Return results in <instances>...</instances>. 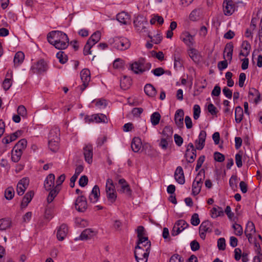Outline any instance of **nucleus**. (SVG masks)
I'll use <instances>...</instances> for the list:
<instances>
[{
    "mask_svg": "<svg viewBox=\"0 0 262 262\" xmlns=\"http://www.w3.org/2000/svg\"><path fill=\"white\" fill-rule=\"evenodd\" d=\"M117 19L121 24L127 25L130 21L129 15L125 12H121L117 15Z\"/></svg>",
    "mask_w": 262,
    "mask_h": 262,
    "instance_id": "a878e982",
    "label": "nucleus"
},
{
    "mask_svg": "<svg viewBox=\"0 0 262 262\" xmlns=\"http://www.w3.org/2000/svg\"><path fill=\"white\" fill-rule=\"evenodd\" d=\"M141 245H138L135 247L134 255H139L140 256L144 255V256H148L150 252L151 243L147 242L145 244L144 248Z\"/></svg>",
    "mask_w": 262,
    "mask_h": 262,
    "instance_id": "1a4fd4ad",
    "label": "nucleus"
},
{
    "mask_svg": "<svg viewBox=\"0 0 262 262\" xmlns=\"http://www.w3.org/2000/svg\"><path fill=\"white\" fill-rule=\"evenodd\" d=\"M56 57L62 64L65 63L68 60V56L63 51L58 52L56 54Z\"/></svg>",
    "mask_w": 262,
    "mask_h": 262,
    "instance_id": "3c124183",
    "label": "nucleus"
},
{
    "mask_svg": "<svg viewBox=\"0 0 262 262\" xmlns=\"http://www.w3.org/2000/svg\"><path fill=\"white\" fill-rule=\"evenodd\" d=\"M14 195V190L12 187H8L5 191V197L7 200H11Z\"/></svg>",
    "mask_w": 262,
    "mask_h": 262,
    "instance_id": "8fccbe9b",
    "label": "nucleus"
},
{
    "mask_svg": "<svg viewBox=\"0 0 262 262\" xmlns=\"http://www.w3.org/2000/svg\"><path fill=\"white\" fill-rule=\"evenodd\" d=\"M243 117V110L241 106H237L235 110V119L237 123L242 121Z\"/></svg>",
    "mask_w": 262,
    "mask_h": 262,
    "instance_id": "a19ab883",
    "label": "nucleus"
},
{
    "mask_svg": "<svg viewBox=\"0 0 262 262\" xmlns=\"http://www.w3.org/2000/svg\"><path fill=\"white\" fill-rule=\"evenodd\" d=\"M184 113L182 109L178 110L174 115L175 123L179 128H182L184 126Z\"/></svg>",
    "mask_w": 262,
    "mask_h": 262,
    "instance_id": "a211bd4d",
    "label": "nucleus"
},
{
    "mask_svg": "<svg viewBox=\"0 0 262 262\" xmlns=\"http://www.w3.org/2000/svg\"><path fill=\"white\" fill-rule=\"evenodd\" d=\"M81 79L82 84L80 86V90L82 92L88 86L91 79V73L88 69H83L80 72Z\"/></svg>",
    "mask_w": 262,
    "mask_h": 262,
    "instance_id": "9d476101",
    "label": "nucleus"
},
{
    "mask_svg": "<svg viewBox=\"0 0 262 262\" xmlns=\"http://www.w3.org/2000/svg\"><path fill=\"white\" fill-rule=\"evenodd\" d=\"M197 51L193 49V48H190L188 51V54L189 56V57L194 61H196L198 60V55L197 53Z\"/></svg>",
    "mask_w": 262,
    "mask_h": 262,
    "instance_id": "603ef678",
    "label": "nucleus"
},
{
    "mask_svg": "<svg viewBox=\"0 0 262 262\" xmlns=\"http://www.w3.org/2000/svg\"><path fill=\"white\" fill-rule=\"evenodd\" d=\"M170 141H172V140L161 138L159 145L162 149H166L168 147V142Z\"/></svg>",
    "mask_w": 262,
    "mask_h": 262,
    "instance_id": "e2e57ef3",
    "label": "nucleus"
},
{
    "mask_svg": "<svg viewBox=\"0 0 262 262\" xmlns=\"http://www.w3.org/2000/svg\"><path fill=\"white\" fill-rule=\"evenodd\" d=\"M174 179L176 181L180 184L185 183V177L183 168L181 166H178L174 172Z\"/></svg>",
    "mask_w": 262,
    "mask_h": 262,
    "instance_id": "412c9836",
    "label": "nucleus"
},
{
    "mask_svg": "<svg viewBox=\"0 0 262 262\" xmlns=\"http://www.w3.org/2000/svg\"><path fill=\"white\" fill-rule=\"evenodd\" d=\"M189 226V224L183 220L176 222L171 231L172 236H176Z\"/></svg>",
    "mask_w": 262,
    "mask_h": 262,
    "instance_id": "6e6552de",
    "label": "nucleus"
},
{
    "mask_svg": "<svg viewBox=\"0 0 262 262\" xmlns=\"http://www.w3.org/2000/svg\"><path fill=\"white\" fill-rule=\"evenodd\" d=\"M23 151L16 150L13 147L12 150V160L14 162H17L20 159Z\"/></svg>",
    "mask_w": 262,
    "mask_h": 262,
    "instance_id": "79ce46f5",
    "label": "nucleus"
},
{
    "mask_svg": "<svg viewBox=\"0 0 262 262\" xmlns=\"http://www.w3.org/2000/svg\"><path fill=\"white\" fill-rule=\"evenodd\" d=\"M249 233L247 234V237L248 239L249 243L254 245L255 250L259 252L260 243L261 242V237L260 235L255 233V228L254 224L250 221L247 223V232Z\"/></svg>",
    "mask_w": 262,
    "mask_h": 262,
    "instance_id": "f03ea898",
    "label": "nucleus"
},
{
    "mask_svg": "<svg viewBox=\"0 0 262 262\" xmlns=\"http://www.w3.org/2000/svg\"><path fill=\"white\" fill-rule=\"evenodd\" d=\"M237 177L235 176H232L229 180V185L232 189H235L237 187Z\"/></svg>",
    "mask_w": 262,
    "mask_h": 262,
    "instance_id": "bf43d9fd",
    "label": "nucleus"
},
{
    "mask_svg": "<svg viewBox=\"0 0 262 262\" xmlns=\"http://www.w3.org/2000/svg\"><path fill=\"white\" fill-rule=\"evenodd\" d=\"M242 158V152L239 151V152L235 155V163L238 167H241L243 165Z\"/></svg>",
    "mask_w": 262,
    "mask_h": 262,
    "instance_id": "680f3d73",
    "label": "nucleus"
},
{
    "mask_svg": "<svg viewBox=\"0 0 262 262\" xmlns=\"http://www.w3.org/2000/svg\"><path fill=\"white\" fill-rule=\"evenodd\" d=\"M27 141L25 139L19 140L14 146V148L16 150L24 151L27 147Z\"/></svg>",
    "mask_w": 262,
    "mask_h": 262,
    "instance_id": "c03bdc74",
    "label": "nucleus"
},
{
    "mask_svg": "<svg viewBox=\"0 0 262 262\" xmlns=\"http://www.w3.org/2000/svg\"><path fill=\"white\" fill-rule=\"evenodd\" d=\"M172 134L173 130L172 127L169 126H166L164 127L161 133L162 138L172 140Z\"/></svg>",
    "mask_w": 262,
    "mask_h": 262,
    "instance_id": "c756f323",
    "label": "nucleus"
},
{
    "mask_svg": "<svg viewBox=\"0 0 262 262\" xmlns=\"http://www.w3.org/2000/svg\"><path fill=\"white\" fill-rule=\"evenodd\" d=\"M124 64L123 60L117 58L113 62V67L115 69H122L124 67Z\"/></svg>",
    "mask_w": 262,
    "mask_h": 262,
    "instance_id": "5fc2aeb1",
    "label": "nucleus"
},
{
    "mask_svg": "<svg viewBox=\"0 0 262 262\" xmlns=\"http://www.w3.org/2000/svg\"><path fill=\"white\" fill-rule=\"evenodd\" d=\"M223 10L226 15H230L234 11V7L231 0H225L223 3Z\"/></svg>",
    "mask_w": 262,
    "mask_h": 262,
    "instance_id": "aec40b11",
    "label": "nucleus"
},
{
    "mask_svg": "<svg viewBox=\"0 0 262 262\" xmlns=\"http://www.w3.org/2000/svg\"><path fill=\"white\" fill-rule=\"evenodd\" d=\"M49 191V194L47 197V202L48 204L51 203L57 196L60 191V188L58 187H55L53 189H51Z\"/></svg>",
    "mask_w": 262,
    "mask_h": 262,
    "instance_id": "2f4dec72",
    "label": "nucleus"
},
{
    "mask_svg": "<svg viewBox=\"0 0 262 262\" xmlns=\"http://www.w3.org/2000/svg\"><path fill=\"white\" fill-rule=\"evenodd\" d=\"M246 80V74L244 73H241L239 74L238 84L239 87L242 88L244 86V82Z\"/></svg>",
    "mask_w": 262,
    "mask_h": 262,
    "instance_id": "774afa93",
    "label": "nucleus"
},
{
    "mask_svg": "<svg viewBox=\"0 0 262 262\" xmlns=\"http://www.w3.org/2000/svg\"><path fill=\"white\" fill-rule=\"evenodd\" d=\"M12 80L11 78H6L3 82V88L5 91L8 90L12 85Z\"/></svg>",
    "mask_w": 262,
    "mask_h": 262,
    "instance_id": "864d4df0",
    "label": "nucleus"
},
{
    "mask_svg": "<svg viewBox=\"0 0 262 262\" xmlns=\"http://www.w3.org/2000/svg\"><path fill=\"white\" fill-rule=\"evenodd\" d=\"M144 92L145 94L149 96L153 97L156 95V90L151 84H146L144 86Z\"/></svg>",
    "mask_w": 262,
    "mask_h": 262,
    "instance_id": "473e14b6",
    "label": "nucleus"
},
{
    "mask_svg": "<svg viewBox=\"0 0 262 262\" xmlns=\"http://www.w3.org/2000/svg\"><path fill=\"white\" fill-rule=\"evenodd\" d=\"M93 102L95 103L96 106L98 107H105L106 106V102L105 99H101L98 100H95L93 101Z\"/></svg>",
    "mask_w": 262,
    "mask_h": 262,
    "instance_id": "69168bd1",
    "label": "nucleus"
},
{
    "mask_svg": "<svg viewBox=\"0 0 262 262\" xmlns=\"http://www.w3.org/2000/svg\"><path fill=\"white\" fill-rule=\"evenodd\" d=\"M48 68L46 62L43 59H40L32 66L31 70L33 73L40 74L46 72Z\"/></svg>",
    "mask_w": 262,
    "mask_h": 262,
    "instance_id": "9b49d317",
    "label": "nucleus"
},
{
    "mask_svg": "<svg viewBox=\"0 0 262 262\" xmlns=\"http://www.w3.org/2000/svg\"><path fill=\"white\" fill-rule=\"evenodd\" d=\"M180 38L189 47L193 46L194 43V36L191 35L188 31L183 32L181 35Z\"/></svg>",
    "mask_w": 262,
    "mask_h": 262,
    "instance_id": "4468645a",
    "label": "nucleus"
},
{
    "mask_svg": "<svg viewBox=\"0 0 262 262\" xmlns=\"http://www.w3.org/2000/svg\"><path fill=\"white\" fill-rule=\"evenodd\" d=\"M48 41L58 50H64L69 45L68 35L60 31H52L47 34Z\"/></svg>",
    "mask_w": 262,
    "mask_h": 262,
    "instance_id": "f257e3e1",
    "label": "nucleus"
},
{
    "mask_svg": "<svg viewBox=\"0 0 262 262\" xmlns=\"http://www.w3.org/2000/svg\"><path fill=\"white\" fill-rule=\"evenodd\" d=\"M233 51V45L232 42H229L226 44L224 49V58H227V59L231 61L232 60V53Z\"/></svg>",
    "mask_w": 262,
    "mask_h": 262,
    "instance_id": "bb28decb",
    "label": "nucleus"
},
{
    "mask_svg": "<svg viewBox=\"0 0 262 262\" xmlns=\"http://www.w3.org/2000/svg\"><path fill=\"white\" fill-rule=\"evenodd\" d=\"M75 208L79 212H84L87 208V202L84 196H80L77 198L75 202Z\"/></svg>",
    "mask_w": 262,
    "mask_h": 262,
    "instance_id": "ddd939ff",
    "label": "nucleus"
},
{
    "mask_svg": "<svg viewBox=\"0 0 262 262\" xmlns=\"http://www.w3.org/2000/svg\"><path fill=\"white\" fill-rule=\"evenodd\" d=\"M100 196V189L98 185H95L89 196V200L92 203L97 202Z\"/></svg>",
    "mask_w": 262,
    "mask_h": 262,
    "instance_id": "5701e85b",
    "label": "nucleus"
},
{
    "mask_svg": "<svg viewBox=\"0 0 262 262\" xmlns=\"http://www.w3.org/2000/svg\"><path fill=\"white\" fill-rule=\"evenodd\" d=\"M183 61L179 55H174V67L175 68H181L182 67Z\"/></svg>",
    "mask_w": 262,
    "mask_h": 262,
    "instance_id": "09e8293b",
    "label": "nucleus"
},
{
    "mask_svg": "<svg viewBox=\"0 0 262 262\" xmlns=\"http://www.w3.org/2000/svg\"><path fill=\"white\" fill-rule=\"evenodd\" d=\"M11 225V221L8 218L0 220V230H4L10 228Z\"/></svg>",
    "mask_w": 262,
    "mask_h": 262,
    "instance_id": "4c0bfd02",
    "label": "nucleus"
},
{
    "mask_svg": "<svg viewBox=\"0 0 262 262\" xmlns=\"http://www.w3.org/2000/svg\"><path fill=\"white\" fill-rule=\"evenodd\" d=\"M200 221L198 213H194L191 218V224L193 226H198L200 224Z\"/></svg>",
    "mask_w": 262,
    "mask_h": 262,
    "instance_id": "13d9d810",
    "label": "nucleus"
},
{
    "mask_svg": "<svg viewBox=\"0 0 262 262\" xmlns=\"http://www.w3.org/2000/svg\"><path fill=\"white\" fill-rule=\"evenodd\" d=\"M55 176L50 173L46 178L44 182V187L46 190L49 191L54 186Z\"/></svg>",
    "mask_w": 262,
    "mask_h": 262,
    "instance_id": "393cba45",
    "label": "nucleus"
},
{
    "mask_svg": "<svg viewBox=\"0 0 262 262\" xmlns=\"http://www.w3.org/2000/svg\"><path fill=\"white\" fill-rule=\"evenodd\" d=\"M34 193L33 191H30L26 193L25 196H24L21 203V207H26L27 206L28 204L31 202L32 200L33 196H34Z\"/></svg>",
    "mask_w": 262,
    "mask_h": 262,
    "instance_id": "c85d7f7f",
    "label": "nucleus"
},
{
    "mask_svg": "<svg viewBox=\"0 0 262 262\" xmlns=\"http://www.w3.org/2000/svg\"><path fill=\"white\" fill-rule=\"evenodd\" d=\"M205 178V171L202 169L197 174L192 185V193L194 195H198L201 189L203 181Z\"/></svg>",
    "mask_w": 262,
    "mask_h": 262,
    "instance_id": "20e7f679",
    "label": "nucleus"
},
{
    "mask_svg": "<svg viewBox=\"0 0 262 262\" xmlns=\"http://www.w3.org/2000/svg\"><path fill=\"white\" fill-rule=\"evenodd\" d=\"M196 157V151H192L189 150V149H186L185 157L186 159V160L188 163H192L195 159Z\"/></svg>",
    "mask_w": 262,
    "mask_h": 262,
    "instance_id": "72a5a7b5",
    "label": "nucleus"
},
{
    "mask_svg": "<svg viewBox=\"0 0 262 262\" xmlns=\"http://www.w3.org/2000/svg\"><path fill=\"white\" fill-rule=\"evenodd\" d=\"M134 25L137 31L139 32L145 31V25H148V23L145 20L143 17L138 16L135 17L134 20Z\"/></svg>",
    "mask_w": 262,
    "mask_h": 262,
    "instance_id": "f8f14e48",
    "label": "nucleus"
},
{
    "mask_svg": "<svg viewBox=\"0 0 262 262\" xmlns=\"http://www.w3.org/2000/svg\"><path fill=\"white\" fill-rule=\"evenodd\" d=\"M24 58V53L21 51L17 52L14 57L13 62L14 66L17 67L21 64L23 62Z\"/></svg>",
    "mask_w": 262,
    "mask_h": 262,
    "instance_id": "7c9ffc66",
    "label": "nucleus"
},
{
    "mask_svg": "<svg viewBox=\"0 0 262 262\" xmlns=\"http://www.w3.org/2000/svg\"><path fill=\"white\" fill-rule=\"evenodd\" d=\"M138 241L137 242V245H141V244L145 243L146 244L147 242H150V241L148 240V237L145 236V235L141 236L140 237H137Z\"/></svg>",
    "mask_w": 262,
    "mask_h": 262,
    "instance_id": "0e129e2a",
    "label": "nucleus"
},
{
    "mask_svg": "<svg viewBox=\"0 0 262 262\" xmlns=\"http://www.w3.org/2000/svg\"><path fill=\"white\" fill-rule=\"evenodd\" d=\"M217 247L219 250H224L226 248V242L224 238H220L217 240Z\"/></svg>",
    "mask_w": 262,
    "mask_h": 262,
    "instance_id": "052dcab7",
    "label": "nucleus"
},
{
    "mask_svg": "<svg viewBox=\"0 0 262 262\" xmlns=\"http://www.w3.org/2000/svg\"><path fill=\"white\" fill-rule=\"evenodd\" d=\"M169 262H183V258L179 254H174L170 257Z\"/></svg>",
    "mask_w": 262,
    "mask_h": 262,
    "instance_id": "338daca9",
    "label": "nucleus"
},
{
    "mask_svg": "<svg viewBox=\"0 0 262 262\" xmlns=\"http://www.w3.org/2000/svg\"><path fill=\"white\" fill-rule=\"evenodd\" d=\"M118 183L121 185L120 191L125 193L127 196H130L132 191L126 181L124 179H121L119 180Z\"/></svg>",
    "mask_w": 262,
    "mask_h": 262,
    "instance_id": "4be33fe9",
    "label": "nucleus"
},
{
    "mask_svg": "<svg viewBox=\"0 0 262 262\" xmlns=\"http://www.w3.org/2000/svg\"><path fill=\"white\" fill-rule=\"evenodd\" d=\"M29 184V180L28 178H24L20 180L17 185V193L19 195H22L24 193L26 189L27 188Z\"/></svg>",
    "mask_w": 262,
    "mask_h": 262,
    "instance_id": "2eb2a0df",
    "label": "nucleus"
},
{
    "mask_svg": "<svg viewBox=\"0 0 262 262\" xmlns=\"http://www.w3.org/2000/svg\"><path fill=\"white\" fill-rule=\"evenodd\" d=\"M131 84L130 79L129 77L124 76L120 79V87L122 89H128Z\"/></svg>",
    "mask_w": 262,
    "mask_h": 262,
    "instance_id": "e433bc0d",
    "label": "nucleus"
},
{
    "mask_svg": "<svg viewBox=\"0 0 262 262\" xmlns=\"http://www.w3.org/2000/svg\"><path fill=\"white\" fill-rule=\"evenodd\" d=\"M206 137V132L204 130H201L199 135L198 139L196 140L195 141L196 149L202 150L204 148Z\"/></svg>",
    "mask_w": 262,
    "mask_h": 262,
    "instance_id": "dca6fc26",
    "label": "nucleus"
},
{
    "mask_svg": "<svg viewBox=\"0 0 262 262\" xmlns=\"http://www.w3.org/2000/svg\"><path fill=\"white\" fill-rule=\"evenodd\" d=\"M105 191L108 201L112 204L114 203L117 198V192L113 181L111 179H107L106 180Z\"/></svg>",
    "mask_w": 262,
    "mask_h": 262,
    "instance_id": "39448f33",
    "label": "nucleus"
},
{
    "mask_svg": "<svg viewBox=\"0 0 262 262\" xmlns=\"http://www.w3.org/2000/svg\"><path fill=\"white\" fill-rule=\"evenodd\" d=\"M212 223L208 220L205 221L201 223L199 227V235L202 239H205L206 233L212 232Z\"/></svg>",
    "mask_w": 262,
    "mask_h": 262,
    "instance_id": "0eeeda50",
    "label": "nucleus"
},
{
    "mask_svg": "<svg viewBox=\"0 0 262 262\" xmlns=\"http://www.w3.org/2000/svg\"><path fill=\"white\" fill-rule=\"evenodd\" d=\"M193 118L195 120H197L199 117L201 113V108L200 106L198 104H195L193 106Z\"/></svg>",
    "mask_w": 262,
    "mask_h": 262,
    "instance_id": "6e6d98bb",
    "label": "nucleus"
},
{
    "mask_svg": "<svg viewBox=\"0 0 262 262\" xmlns=\"http://www.w3.org/2000/svg\"><path fill=\"white\" fill-rule=\"evenodd\" d=\"M68 231V226L67 225L62 224L57 231V238L59 241H63L67 236Z\"/></svg>",
    "mask_w": 262,
    "mask_h": 262,
    "instance_id": "b1692460",
    "label": "nucleus"
},
{
    "mask_svg": "<svg viewBox=\"0 0 262 262\" xmlns=\"http://www.w3.org/2000/svg\"><path fill=\"white\" fill-rule=\"evenodd\" d=\"M101 34L100 32L97 31L95 33H94L90 37V38L87 41V42H88V44H90L93 46L95 45L97 42L99 41V39H100Z\"/></svg>",
    "mask_w": 262,
    "mask_h": 262,
    "instance_id": "f704fd0d",
    "label": "nucleus"
},
{
    "mask_svg": "<svg viewBox=\"0 0 262 262\" xmlns=\"http://www.w3.org/2000/svg\"><path fill=\"white\" fill-rule=\"evenodd\" d=\"M242 256V261L246 262V254L244 252L242 255V251L239 248H235L234 250V258L236 260H238L241 259Z\"/></svg>",
    "mask_w": 262,
    "mask_h": 262,
    "instance_id": "de8ad7c7",
    "label": "nucleus"
},
{
    "mask_svg": "<svg viewBox=\"0 0 262 262\" xmlns=\"http://www.w3.org/2000/svg\"><path fill=\"white\" fill-rule=\"evenodd\" d=\"M54 141L49 140V147L50 149L53 151H56L58 149L59 142H58V138L56 137Z\"/></svg>",
    "mask_w": 262,
    "mask_h": 262,
    "instance_id": "49530a36",
    "label": "nucleus"
},
{
    "mask_svg": "<svg viewBox=\"0 0 262 262\" xmlns=\"http://www.w3.org/2000/svg\"><path fill=\"white\" fill-rule=\"evenodd\" d=\"M161 115L159 113L154 112L150 116V121L152 125L156 126L159 123Z\"/></svg>",
    "mask_w": 262,
    "mask_h": 262,
    "instance_id": "37998d69",
    "label": "nucleus"
},
{
    "mask_svg": "<svg viewBox=\"0 0 262 262\" xmlns=\"http://www.w3.org/2000/svg\"><path fill=\"white\" fill-rule=\"evenodd\" d=\"M260 97V94L257 90L254 88L249 89L248 98L250 102H253L256 104L259 101Z\"/></svg>",
    "mask_w": 262,
    "mask_h": 262,
    "instance_id": "f3484780",
    "label": "nucleus"
},
{
    "mask_svg": "<svg viewBox=\"0 0 262 262\" xmlns=\"http://www.w3.org/2000/svg\"><path fill=\"white\" fill-rule=\"evenodd\" d=\"M210 212L211 214V217L213 218H216L224 214V212L222 208L219 206L212 208Z\"/></svg>",
    "mask_w": 262,
    "mask_h": 262,
    "instance_id": "ea45409f",
    "label": "nucleus"
},
{
    "mask_svg": "<svg viewBox=\"0 0 262 262\" xmlns=\"http://www.w3.org/2000/svg\"><path fill=\"white\" fill-rule=\"evenodd\" d=\"M59 135H60V130L58 128H55L54 129H52L50 130V134H49V140H52V141H54V139L56 137L58 138V142H59L60 138H59Z\"/></svg>",
    "mask_w": 262,
    "mask_h": 262,
    "instance_id": "a18cd8bd",
    "label": "nucleus"
},
{
    "mask_svg": "<svg viewBox=\"0 0 262 262\" xmlns=\"http://www.w3.org/2000/svg\"><path fill=\"white\" fill-rule=\"evenodd\" d=\"M142 146L141 140L139 137H135L133 138L131 148L135 152H138Z\"/></svg>",
    "mask_w": 262,
    "mask_h": 262,
    "instance_id": "cd10ccee",
    "label": "nucleus"
},
{
    "mask_svg": "<svg viewBox=\"0 0 262 262\" xmlns=\"http://www.w3.org/2000/svg\"><path fill=\"white\" fill-rule=\"evenodd\" d=\"M94 122L95 123H106L107 118L106 116L102 114H94Z\"/></svg>",
    "mask_w": 262,
    "mask_h": 262,
    "instance_id": "58836bf2",
    "label": "nucleus"
},
{
    "mask_svg": "<svg viewBox=\"0 0 262 262\" xmlns=\"http://www.w3.org/2000/svg\"><path fill=\"white\" fill-rule=\"evenodd\" d=\"M213 157L214 160L219 162H222L225 160L224 155L217 151L214 153Z\"/></svg>",
    "mask_w": 262,
    "mask_h": 262,
    "instance_id": "4d7b16f0",
    "label": "nucleus"
},
{
    "mask_svg": "<svg viewBox=\"0 0 262 262\" xmlns=\"http://www.w3.org/2000/svg\"><path fill=\"white\" fill-rule=\"evenodd\" d=\"M83 154L85 161L89 164L91 163L93 161V147L92 145H87L83 148Z\"/></svg>",
    "mask_w": 262,
    "mask_h": 262,
    "instance_id": "6ab92c4d",
    "label": "nucleus"
},
{
    "mask_svg": "<svg viewBox=\"0 0 262 262\" xmlns=\"http://www.w3.org/2000/svg\"><path fill=\"white\" fill-rule=\"evenodd\" d=\"M149 62L145 63L144 58H141L138 61H135L130 64V69L136 74H142L151 68Z\"/></svg>",
    "mask_w": 262,
    "mask_h": 262,
    "instance_id": "7ed1b4c3",
    "label": "nucleus"
},
{
    "mask_svg": "<svg viewBox=\"0 0 262 262\" xmlns=\"http://www.w3.org/2000/svg\"><path fill=\"white\" fill-rule=\"evenodd\" d=\"M94 234V232L90 228L84 230L80 235V239L81 240H86L91 238Z\"/></svg>",
    "mask_w": 262,
    "mask_h": 262,
    "instance_id": "c9c22d12",
    "label": "nucleus"
},
{
    "mask_svg": "<svg viewBox=\"0 0 262 262\" xmlns=\"http://www.w3.org/2000/svg\"><path fill=\"white\" fill-rule=\"evenodd\" d=\"M130 45L129 40L125 37H116L114 38L113 46L118 50H125L130 47Z\"/></svg>",
    "mask_w": 262,
    "mask_h": 262,
    "instance_id": "423d86ee",
    "label": "nucleus"
}]
</instances>
